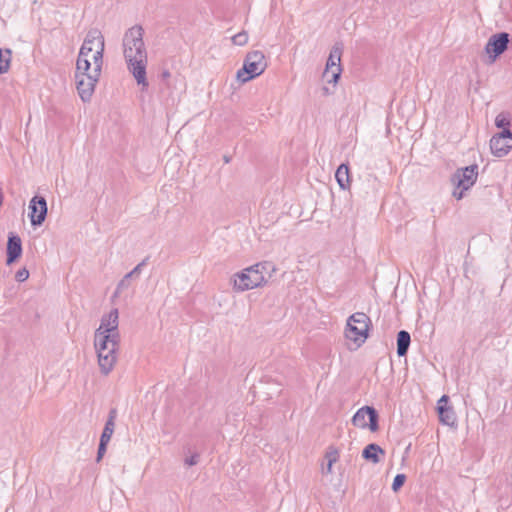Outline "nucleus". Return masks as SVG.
<instances>
[{"label": "nucleus", "mask_w": 512, "mask_h": 512, "mask_svg": "<svg viewBox=\"0 0 512 512\" xmlns=\"http://www.w3.org/2000/svg\"><path fill=\"white\" fill-rule=\"evenodd\" d=\"M105 334H109V342L110 346L116 347L119 349V343H120V334L118 329L114 331H107Z\"/></svg>", "instance_id": "32"}, {"label": "nucleus", "mask_w": 512, "mask_h": 512, "mask_svg": "<svg viewBox=\"0 0 512 512\" xmlns=\"http://www.w3.org/2000/svg\"><path fill=\"white\" fill-rule=\"evenodd\" d=\"M199 458H200V454L198 452H194L189 457H186L184 459V464L186 466H194V465L198 464Z\"/></svg>", "instance_id": "34"}, {"label": "nucleus", "mask_w": 512, "mask_h": 512, "mask_svg": "<svg viewBox=\"0 0 512 512\" xmlns=\"http://www.w3.org/2000/svg\"><path fill=\"white\" fill-rule=\"evenodd\" d=\"M255 268H258L261 271L262 275L267 277V281L273 276V273L276 271V267L271 261H263L254 265Z\"/></svg>", "instance_id": "25"}, {"label": "nucleus", "mask_w": 512, "mask_h": 512, "mask_svg": "<svg viewBox=\"0 0 512 512\" xmlns=\"http://www.w3.org/2000/svg\"><path fill=\"white\" fill-rule=\"evenodd\" d=\"M149 256L144 258L139 264H137L129 273H127L117 284L114 296L119 295L130 286V280L132 278H138L141 274L142 268L147 265Z\"/></svg>", "instance_id": "15"}, {"label": "nucleus", "mask_w": 512, "mask_h": 512, "mask_svg": "<svg viewBox=\"0 0 512 512\" xmlns=\"http://www.w3.org/2000/svg\"><path fill=\"white\" fill-rule=\"evenodd\" d=\"M466 190H463V188H457L455 186V189L452 192L453 197H455L457 200H461L464 197V192Z\"/></svg>", "instance_id": "36"}, {"label": "nucleus", "mask_w": 512, "mask_h": 512, "mask_svg": "<svg viewBox=\"0 0 512 512\" xmlns=\"http://www.w3.org/2000/svg\"><path fill=\"white\" fill-rule=\"evenodd\" d=\"M129 72L133 75L138 85L142 86V90L149 86L147 80V55L143 57H131V61H126Z\"/></svg>", "instance_id": "11"}, {"label": "nucleus", "mask_w": 512, "mask_h": 512, "mask_svg": "<svg viewBox=\"0 0 512 512\" xmlns=\"http://www.w3.org/2000/svg\"><path fill=\"white\" fill-rule=\"evenodd\" d=\"M117 351L118 348L108 346L104 351L102 350L97 354L98 364L102 374L108 375L114 368L117 361Z\"/></svg>", "instance_id": "12"}, {"label": "nucleus", "mask_w": 512, "mask_h": 512, "mask_svg": "<svg viewBox=\"0 0 512 512\" xmlns=\"http://www.w3.org/2000/svg\"><path fill=\"white\" fill-rule=\"evenodd\" d=\"M113 433H114L113 431H108L106 429H103L102 434L100 436L99 445H98L96 462H100L103 459V457L107 451L108 443L110 442Z\"/></svg>", "instance_id": "22"}, {"label": "nucleus", "mask_w": 512, "mask_h": 512, "mask_svg": "<svg viewBox=\"0 0 512 512\" xmlns=\"http://www.w3.org/2000/svg\"><path fill=\"white\" fill-rule=\"evenodd\" d=\"M491 153L496 157L506 156L512 149V131H501L490 140Z\"/></svg>", "instance_id": "10"}, {"label": "nucleus", "mask_w": 512, "mask_h": 512, "mask_svg": "<svg viewBox=\"0 0 512 512\" xmlns=\"http://www.w3.org/2000/svg\"><path fill=\"white\" fill-rule=\"evenodd\" d=\"M267 62L264 53L259 50L247 53L243 66L237 71L236 78L241 83H246L260 76L266 69Z\"/></svg>", "instance_id": "3"}, {"label": "nucleus", "mask_w": 512, "mask_h": 512, "mask_svg": "<svg viewBox=\"0 0 512 512\" xmlns=\"http://www.w3.org/2000/svg\"><path fill=\"white\" fill-rule=\"evenodd\" d=\"M354 426L376 432L379 429V414L372 406H363L352 417Z\"/></svg>", "instance_id": "6"}, {"label": "nucleus", "mask_w": 512, "mask_h": 512, "mask_svg": "<svg viewBox=\"0 0 512 512\" xmlns=\"http://www.w3.org/2000/svg\"><path fill=\"white\" fill-rule=\"evenodd\" d=\"M109 334H105V332L97 330L94 334V347L96 349L97 354L104 351L108 346H110L109 342Z\"/></svg>", "instance_id": "23"}, {"label": "nucleus", "mask_w": 512, "mask_h": 512, "mask_svg": "<svg viewBox=\"0 0 512 512\" xmlns=\"http://www.w3.org/2000/svg\"><path fill=\"white\" fill-rule=\"evenodd\" d=\"M478 177V165L473 164L464 168H459L451 177V182L457 188H463V190L470 189L476 182Z\"/></svg>", "instance_id": "7"}, {"label": "nucleus", "mask_w": 512, "mask_h": 512, "mask_svg": "<svg viewBox=\"0 0 512 512\" xmlns=\"http://www.w3.org/2000/svg\"><path fill=\"white\" fill-rule=\"evenodd\" d=\"M97 41V48L95 53L92 56L93 64L95 65V57L96 55L102 54L104 55L105 50V40L101 31L97 28H92L88 31L84 42L80 48L78 58H77V71H89L91 69V63L88 60V55L93 51V45Z\"/></svg>", "instance_id": "1"}, {"label": "nucleus", "mask_w": 512, "mask_h": 512, "mask_svg": "<svg viewBox=\"0 0 512 512\" xmlns=\"http://www.w3.org/2000/svg\"><path fill=\"white\" fill-rule=\"evenodd\" d=\"M405 481H406V475L405 474H397L394 477L393 482H392V490L394 492L399 491L403 487Z\"/></svg>", "instance_id": "31"}, {"label": "nucleus", "mask_w": 512, "mask_h": 512, "mask_svg": "<svg viewBox=\"0 0 512 512\" xmlns=\"http://www.w3.org/2000/svg\"><path fill=\"white\" fill-rule=\"evenodd\" d=\"M322 91H323V94H324V95H329V94H331V92H330V90H329V88H328V87H323V88H322Z\"/></svg>", "instance_id": "40"}, {"label": "nucleus", "mask_w": 512, "mask_h": 512, "mask_svg": "<svg viewBox=\"0 0 512 512\" xmlns=\"http://www.w3.org/2000/svg\"><path fill=\"white\" fill-rule=\"evenodd\" d=\"M144 29L141 25H135L129 28L123 37V54L126 61H131V57H143L147 55L143 40Z\"/></svg>", "instance_id": "4"}, {"label": "nucleus", "mask_w": 512, "mask_h": 512, "mask_svg": "<svg viewBox=\"0 0 512 512\" xmlns=\"http://www.w3.org/2000/svg\"><path fill=\"white\" fill-rule=\"evenodd\" d=\"M343 53V44L341 42H336L331 48L329 57L326 62L325 70L323 72V77H329L330 71L335 68L341 67V56Z\"/></svg>", "instance_id": "14"}, {"label": "nucleus", "mask_w": 512, "mask_h": 512, "mask_svg": "<svg viewBox=\"0 0 512 512\" xmlns=\"http://www.w3.org/2000/svg\"><path fill=\"white\" fill-rule=\"evenodd\" d=\"M510 42V35L507 32L493 34L486 43L485 51L495 61L507 49Z\"/></svg>", "instance_id": "9"}, {"label": "nucleus", "mask_w": 512, "mask_h": 512, "mask_svg": "<svg viewBox=\"0 0 512 512\" xmlns=\"http://www.w3.org/2000/svg\"><path fill=\"white\" fill-rule=\"evenodd\" d=\"M397 355L399 357H404L407 355L410 344H411V336L410 333L406 330H401L397 334Z\"/></svg>", "instance_id": "20"}, {"label": "nucleus", "mask_w": 512, "mask_h": 512, "mask_svg": "<svg viewBox=\"0 0 512 512\" xmlns=\"http://www.w3.org/2000/svg\"><path fill=\"white\" fill-rule=\"evenodd\" d=\"M29 278V271L26 268L19 269L16 272L15 279L18 282H24Z\"/></svg>", "instance_id": "35"}, {"label": "nucleus", "mask_w": 512, "mask_h": 512, "mask_svg": "<svg viewBox=\"0 0 512 512\" xmlns=\"http://www.w3.org/2000/svg\"><path fill=\"white\" fill-rule=\"evenodd\" d=\"M29 213L31 225L33 227L41 226L47 217V201L41 195H35L29 202Z\"/></svg>", "instance_id": "8"}, {"label": "nucleus", "mask_w": 512, "mask_h": 512, "mask_svg": "<svg viewBox=\"0 0 512 512\" xmlns=\"http://www.w3.org/2000/svg\"><path fill=\"white\" fill-rule=\"evenodd\" d=\"M11 62V50H2L0 48V74L6 73Z\"/></svg>", "instance_id": "26"}, {"label": "nucleus", "mask_w": 512, "mask_h": 512, "mask_svg": "<svg viewBox=\"0 0 512 512\" xmlns=\"http://www.w3.org/2000/svg\"><path fill=\"white\" fill-rule=\"evenodd\" d=\"M332 466L333 465H330V462L327 463V469H326L327 473H331L332 472Z\"/></svg>", "instance_id": "41"}, {"label": "nucleus", "mask_w": 512, "mask_h": 512, "mask_svg": "<svg viewBox=\"0 0 512 512\" xmlns=\"http://www.w3.org/2000/svg\"><path fill=\"white\" fill-rule=\"evenodd\" d=\"M244 271L248 272L253 281V285H255L256 287H260L267 283V277L265 275H262L261 271L258 268H255L254 265L245 268Z\"/></svg>", "instance_id": "24"}, {"label": "nucleus", "mask_w": 512, "mask_h": 512, "mask_svg": "<svg viewBox=\"0 0 512 512\" xmlns=\"http://www.w3.org/2000/svg\"><path fill=\"white\" fill-rule=\"evenodd\" d=\"M335 179L342 190H349L351 187V176L348 164L342 163L335 172Z\"/></svg>", "instance_id": "18"}, {"label": "nucleus", "mask_w": 512, "mask_h": 512, "mask_svg": "<svg viewBox=\"0 0 512 512\" xmlns=\"http://www.w3.org/2000/svg\"><path fill=\"white\" fill-rule=\"evenodd\" d=\"M371 319L363 312H356L349 316L345 329V336L360 346L369 335Z\"/></svg>", "instance_id": "5"}, {"label": "nucleus", "mask_w": 512, "mask_h": 512, "mask_svg": "<svg viewBox=\"0 0 512 512\" xmlns=\"http://www.w3.org/2000/svg\"><path fill=\"white\" fill-rule=\"evenodd\" d=\"M495 125L497 128L502 129V131H511L510 125L511 120L508 114L500 113L495 118Z\"/></svg>", "instance_id": "27"}, {"label": "nucleus", "mask_w": 512, "mask_h": 512, "mask_svg": "<svg viewBox=\"0 0 512 512\" xmlns=\"http://www.w3.org/2000/svg\"><path fill=\"white\" fill-rule=\"evenodd\" d=\"M102 71V54L96 55L95 67L89 71L76 70V87L78 94L83 102H89L95 91Z\"/></svg>", "instance_id": "2"}, {"label": "nucleus", "mask_w": 512, "mask_h": 512, "mask_svg": "<svg viewBox=\"0 0 512 512\" xmlns=\"http://www.w3.org/2000/svg\"><path fill=\"white\" fill-rule=\"evenodd\" d=\"M22 242L18 235L11 233L6 247V264L15 263L22 255Z\"/></svg>", "instance_id": "13"}, {"label": "nucleus", "mask_w": 512, "mask_h": 512, "mask_svg": "<svg viewBox=\"0 0 512 512\" xmlns=\"http://www.w3.org/2000/svg\"><path fill=\"white\" fill-rule=\"evenodd\" d=\"M325 457L327 461L330 462V465H333L339 458V452L337 449L331 446L326 452Z\"/></svg>", "instance_id": "33"}, {"label": "nucleus", "mask_w": 512, "mask_h": 512, "mask_svg": "<svg viewBox=\"0 0 512 512\" xmlns=\"http://www.w3.org/2000/svg\"><path fill=\"white\" fill-rule=\"evenodd\" d=\"M342 68H335L330 71L329 77H323L327 83L336 85L340 79Z\"/></svg>", "instance_id": "30"}, {"label": "nucleus", "mask_w": 512, "mask_h": 512, "mask_svg": "<svg viewBox=\"0 0 512 512\" xmlns=\"http://www.w3.org/2000/svg\"><path fill=\"white\" fill-rule=\"evenodd\" d=\"M223 160L226 164L230 163L231 160H232V157L231 156H228V155H224L223 156Z\"/></svg>", "instance_id": "39"}, {"label": "nucleus", "mask_w": 512, "mask_h": 512, "mask_svg": "<svg viewBox=\"0 0 512 512\" xmlns=\"http://www.w3.org/2000/svg\"><path fill=\"white\" fill-rule=\"evenodd\" d=\"M248 38V33L246 31H241L232 37V42L235 45L244 46L247 44Z\"/></svg>", "instance_id": "29"}, {"label": "nucleus", "mask_w": 512, "mask_h": 512, "mask_svg": "<svg viewBox=\"0 0 512 512\" xmlns=\"http://www.w3.org/2000/svg\"><path fill=\"white\" fill-rule=\"evenodd\" d=\"M439 421L447 426H453L456 422V414L452 407H437Z\"/></svg>", "instance_id": "21"}, {"label": "nucleus", "mask_w": 512, "mask_h": 512, "mask_svg": "<svg viewBox=\"0 0 512 512\" xmlns=\"http://www.w3.org/2000/svg\"><path fill=\"white\" fill-rule=\"evenodd\" d=\"M119 324L118 309H112L108 314H104L101 318L100 326L97 330L107 332L117 330Z\"/></svg>", "instance_id": "16"}, {"label": "nucleus", "mask_w": 512, "mask_h": 512, "mask_svg": "<svg viewBox=\"0 0 512 512\" xmlns=\"http://www.w3.org/2000/svg\"><path fill=\"white\" fill-rule=\"evenodd\" d=\"M233 286L236 291L240 292L256 288L250 275L244 269L234 275Z\"/></svg>", "instance_id": "17"}, {"label": "nucleus", "mask_w": 512, "mask_h": 512, "mask_svg": "<svg viewBox=\"0 0 512 512\" xmlns=\"http://www.w3.org/2000/svg\"><path fill=\"white\" fill-rule=\"evenodd\" d=\"M171 76L170 72L168 70H164L162 73H161V78L162 80H166L168 79L169 77Z\"/></svg>", "instance_id": "38"}, {"label": "nucleus", "mask_w": 512, "mask_h": 512, "mask_svg": "<svg viewBox=\"0 0 512 512\" xmlns=\"http://www.w3.org/2000/svg\"><path fill=\"white\" fill-rule=\"evenodd\" d=\"M384 455L385 451L376 443H370L368 444L362 451V457L366 461H370L374 464H377L380 462L379 455Z\"/></svg>", "instance_id": "19"}, {"label": "nucleus", "mask_w": 512, "mask_h": 512, "mask_svg": "<svg viewBox=\"0 0 512 512\" xmlns=\"http://www.w3.org/2000/svg\"><path fill=\"white\" fill-rule=\"evenodd\" d=\"M118 412L116 408H111L108 413V418L106 420V423L104 425V429L108 431H113L115 429V420L117 418Z\"/></svg>", "instance_id": "28"}, {"label": "nucleus", "mask_w": 512, "mask_h": 512, "mask_svg": "<svg viewBox=\"0 0 512 512\" xmlns=\"http://www.w3.org/2000/svg\"><path fill=\"white\" fill-rule=\"evenodd\" d=\"M448 402H449V397H448L447 395H443V396H441V398L438 400V402H437V407H440L441 405H442L443 407H450V406L448 405Z\"/></svg>", "instance_id": "37"}]
</instances>
